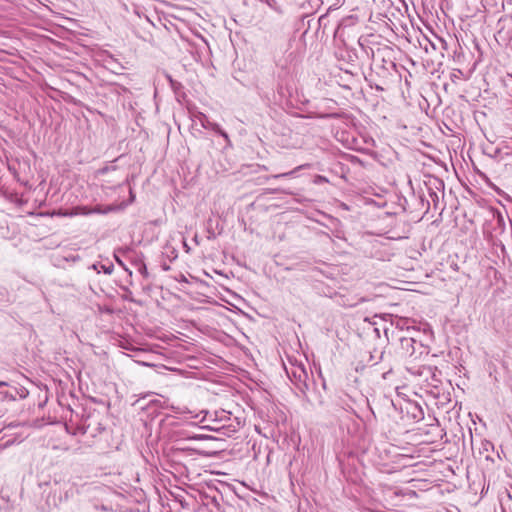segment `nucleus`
Instances as JSON below:
<instances>
[{
  "label": "nucleus",
  "mask_w": 512,
  "mask_h": 512,
  "mask_svg": "<svg viewBox=\"0 0 512 512\" xmlns=\"http://www.w3.org/2000/svg\"><path fill=\"white\" fill-rule=\"evenodd\" d=\"M192 119L199 120L204 129H210L225 139L227 144H231L228 134L220 127L219 124L209 121L208 117L202 112H195L192 114Z\"/></svg>",
  "instance_id": "1"
},
{
  "label": "nucleus",
  "mask_w": 512,
  "mask_h": 512,
  "mask_svg": "<svg viewBox=\"0 0 512 512\" xmlns=\"http://www.w3.org/2000/svg\"><path fill=\"white\" fill-rule=\"evenodd\" d=\"M400 345H401L402 351L406 355H408L410 357H414L415 359L417 358L416 353L418 351H419V354H422L423 351L425 350L424 345L412 337H401Z\"/></svg>",
  "instance_id": "2"
},
{
  "label": "nucleus",
  "mask_w": 512,
  "mask_h": 512,
  "mask_svg": "<svg viewBox=\"0 0 512 512\" xmlns=\"http://www.w3.org/2000/svg\"><path fill=\"white\" fill-rule=\"evenodd\" d=\"M292 381H294L295 385L304 392V388L307 389L308 385L306 380L308 378V374L306 370L302 366H298L292 370Z\"/></svg>",
  "instance_id": "3"
},
{
  "label": "nucleus",
  "mask_w": 512,
  "mask_h": 512,
  "mask_svg": "<svg viewBox=\"0 0 512 512\" xmlns=\"http://www.w3.org/2000/svg\"><path fill=\"white\" fill-rule=\"evenodd\" d=\"M219 423H216L214 425H207L204 428H207L211 431H215L218 433H222L223 435L230 436L231 433H234L236 430L231 424L223 423L222 425H218Z\"/></svg>",
  "instance_id": "4"
},
{
  "label": "nucleus",
  "mask_w": 512,
  "mask_h": 512,
  "mask_svg": "<svg viewBox=\"0 0 512 512\" xmlns=\"http://www.w3.org/2000/svg\"><path fill=\"white\" fill-rule=\"evenodd\" d=\"M28 395V391L24 387H13L12 389L5 392V398L10 400H16L17 397L25 398Z\"/></svg>",
  "instance_id": "5"
},
{
  "label": "nucleus",
  "mask_w": 512,
  "mask_h": 512,
  "mask_svg": "<svg viewBox=\"0 0 512 512\" xmlns=\"http://www.w3.org/2000/svg\"><path fill=\"white\" fill-rule=\"evenodd\" d=\"M132 252V250L130 248H119L118 250H116L114 252V258H115V261L116 263L121 266L125 271H127L129 273V275H132V271L129 270L125 263L123 262V260L120 258V255H126L128 253Z\"/></svg>",
  "instance_id": "6"
},
{
  "label": "nucleus",
  "mask_w": 512,
  "mask_h": 512,
  "mask_svg": "<svg viewBox=\"0 0 512 512\" xmlns=\"http://www.w3.org/2000/svg\"><path fill=\"white\" fill-rule=\"evenodd\" d=\"M230 415H231V413L226 412L224 410H222V411H215L213 414H210L211 417L214 416L212 421L216 422V423L230 421L231 420Z\"/></svg>",
  "instance_id": "7"
},
{
  "label": "nucleus",
  "mask_w": 512,
  "mask_h": 512,
  "mask_svg": "<svg viewBox=\"0 0 512 512\" xmlns=\"http://www.w3.org/2000/svg\"><path fill=\"white\" fill-rule=\"evenodd\" d=\"M132 263L141 275H143L145 278H148L149 273L143 259L136 258Z\"/></svg>",
  "instance_id": "8"
},
{
  "label": "nucleus",
  "mask_w": 512,
  "mask_h": 512,
  "mask_svg": "<svg viewBox=\"0 0 512 512\" xmlns=\"http://www.w3.org/2000/svg\"><path fill=\"white\" fill-rule=\"evenodd\" d=\"M302 168V166H298L296 169L290 171V172H286V173H280V174H275L273 176H271L272 178H284V177H288V176H291L295 173V171L297 170H300Z\"/></svg>",
  "instance_id": "9"
},
{
  "label": "nucleus",
  "mask_w": 512,
  "mask_h": 512,
  "mask_svg": "<svg viewBox=\"0 0 512 512\" xmlns=\"http://www.w3.org/2000/svg\"><path fill=\"white\" fill-rule=\"evenodd\" d=\"M383 356H384V351L380 352V355L377 359H375V356L372 353H370L369 361L373 362L372 365H376L380 360L383 359Z\"/></svg>",
  "instance_id": "10"
},
{
  "label": "nucleus",
  "mask_w": 512,
  "mask_h": 512,
  "mask_svg": "<svg viewBox=\"0 0 512 512\" xmlns=\"http://www.w3.org/2000/svg\"><path fill=\"white\" fill-rule=\"evenodd\" d=\"M80 209H81V213L84 214V215H88L90 213H101V210L98 207L93 209V210H89L86 207H82Z\"/></svg>",
  "instance_id": "11"
},
{
  "label": "nucleus",
  "mask_w": 512,
  "mask_h": 512,
  "mask_svg": "<svg viewBox=\"0 0 512 512\" xmlns=\"http://www.w3.org/2000/svg\"><path fill=\"white\" fill-rule=\"evenodd\" d=\"M101 269L103 270V272L105 274L110 275L113 272L114 266H113V264L101 265Z\"/></svg>",
  "instance_id": "12"
},
{
  "label": "nucleus",
  "mask_w": 512,
  "mask_h": 512,
  "mask_svg": "<svg viewBox=\"0 0 512 512\" xmlns=\"http://www.w3.org/2000/svg\"><path fill=\"white\" fill-rule=\"evenodd\" d=\"M429 194H430V197H431V199H432V201L434 203V207L436 208L437 204L439 202L438 195L436 194V192H432V191Z\"/></svg>",
  "instance_id": "13"
},
{
  "label": "nucleus",
  "mask_w": 512,
  "mask_h": 512,
  "mask_svg": "<svg viewBox=\"0 0 512 512\" xmlns=\"http://www.w3.org/2000/svg\"><path fill=\"white\" fill-rule=\"evenodd\" d=\"M169 80H170V83H171V87H172L174 90H177V89L181 86V84H180L179 82L174 81V80H172L171 78H169Z\"/></svg>",
  "instance_id": "14"
},
{
  "label": "nucleus",
  "mask_w": 512,
  "mask_h": 512,
  "mask_svg": "<svg viewBox=\"0 0 512 512\" xmlns=\"http://www.w3.org/2000/svg\"><path fill=\"white\" fill-rule=\"evenodd\" d=\"M204 438H206V437L203 436V435H194V436L188 437V439H194V440H201V439H204Z\"/></svg>",
  "instance_id": "15"
},
{
  "label": "nucleus",
  "mask_w": 512,
  "mask_h": 512,
  "mask_svg": "<svg viewBox=\"0 0 512 512\" xmlns=\"http://www.w3.org/2000/svg\"><path fill=\"white\" fill-rule=\"evenodd\" d=\"M391 372V370H389L388 372H385L383 373V379H387V375Z\"/></svg>",
  "instance_id": "16"
},
{
  "label": "nucleus",
  "mask_w": 512,
  "mask_h": 512,
  "mask_svg": "<svg viewBox=\"0 0 512 512\" xmlns=\"http://www.w3.org/2000/svg\"><path fill=\"white\" fill-rule=\"evenodd\" d=\"M214 237H215V235H214V233L212 232V233H210V235L208 236V239H211V238H214Z\"/></svg>",
  "instance_id": "17"
},
{
  "label": "nucleus",
  "mask_w": 512,
  "mask_h": 512,
  "mask_svg": "<svg viewBox=\"0 0 512 512\" xmlns=\"http://www.w3.org/2000/svg\"><path fill=\"white\" fill-rule=\"evenodd\" d=\"M207 415H209V412H206V415H204V418H202V421H205V418H207Z\"/></svg>",
  "instance_id": "18"
},
{
  "label": "nucleus",
  "mask_w": 512,
  "mask_h": 512,
  "mask_svg": "<svg viewBox=\"0 0 512 512\" xmlns=\"http://www.w3.org/2000/svg\"><path fill=\"white\" fill-rule=\"evenodd\" d=\"M207 415H209V412H206V415H204V418H202V421H205V418H207Z\"/></svg>",
  "instance_id": "19"
},
{
  "label": "nucleus",
  "mask_w": 512,
  "mask_h": 512,
  "mask_svg": "<svg viewBox=\"0 0 512 512\" xmlns=\"http://www.w3.org/2000/svg\"><path fill=\"white\" fill-rule=\"evenodd\" d=\"M207 415H209V412H206V415H204V418H202V421H205V418H207Z\"/></svg>",
  "instance_id": "20"
},
{
  "label": "nucleus",
  "mask_w": 512,
  "mask_h": 512,
  "mask_svg": "<svg viewBox=\"0 0 512 512\" xmlns=\"http://www.w3.org/2000/svg\"><path fill=\"white\" fill-rule=\"evenodd\" d=\"M2 385H6V383H4V382H0V386H2Z\"/></svg>",
  "instance_id": "21"
}]
</instances>
